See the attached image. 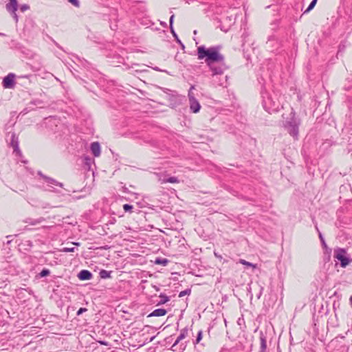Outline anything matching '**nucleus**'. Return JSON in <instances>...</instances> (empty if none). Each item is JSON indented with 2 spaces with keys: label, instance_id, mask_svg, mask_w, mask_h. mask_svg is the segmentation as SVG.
<instances>
[{
  "label": "nucleus",
  "instance_id": "1",
  "mask_svg": "<svg viewBox=\"0 0 352 352\" xmlns=\"http://www.w3.org/2000/svg\"><path fill=\"white\" fill-rule=\"evenodd\" d=\"M221 48L220 45L212 46L209 48H206L204 45L197 47L198 59H205L213 78L221 76L227 69L224 56L219 52Z\"/></svg>",
  "mask_w": 352,
  "mask_h": 352
},
{
  "label": "nucleus",
  "instance_id": "2",
  "mask_svg": "<svg viewBox=\"0 0 352 352\" xmlns=\"http://www.w3.org/2000/svg\"><path fill=\"white\" fill-rule=\"evenodd\" d=\"M262 105L264 109L270 113L278 112L283 107L276 96L261 91Z\"/></svg>",
  "mask_w": 352,
  "mask_h": 352
},
{
  "label": "nucleus",
  "instance_id": "3",
  "mask_svg": "<svg viewBox=\"0 0 352 352\" xmlns=\"http://www.w3.org/2000/svg\"><path fill=\"white\" fill-rule=\"evenodd\" d=\"M289 116L290 117L284 122L283 126L291 136L294 139H298L300 120L296 116V113L293 109Z\"/></svg>",
  "mask_w": 352,
  "mask_h": 352
},
{
  "label": "nucleus",
  "instance_id": "4",
  "mask_svg": "<svg viewBox=\"0 0 352 352\" xmlns=\"http://www.w3.org/2000/svg\"><path fill=\"white\" fill-rule=\"evenodd\" d=\"M333 257L336 263L340 262V265L342 267H346L351 261L347 256L346 250L340 248L334 249Z\"/></svg>",
  "mask_w": 352,
  "mask_h": 352
},
{
  "label": "nucleus",
  "instance_id": "5",
  "mask_svg": "<svg viewBox=\"0 0 352 352\" xmlns=\"http://www.w3.org/2000/svg\"><path fill=\"white\" fill-rule=\"evenodd\" d=\"M342 6L339 7V14L341 17L346 18L348 22L351 21L352 8H351L350 0H340Z\"/></svg>",
  "mask_w": 352,
  "mask_h": 352
},
{
  "label": "nucleus",
  "instance_id": "6",
  "mask_svg": "<svg viewBox=\"0 0 352 352\" xmlns=\"http://www.w3.org/2000/svg\"><path fill=\"white\" fill-rule=\"evenodd\" d=\"M10 135V146L13 148V152L17 156H21L22 153L19 148V138L14 132L8 131L7 134V141H8V137Z\"/></svg>",
  "mask_w": 352,
  "mask_h": 352
},
{
  "label": "nucleus",
  "instance_id": "7",
  "mask_svg": "<svg viewBox=\"0 0 352 352\" xmlns=\"http://www.w3.org/2000/svg\"><path fill=\"white\" fill-rule=\"evenodd\" d=\"M15 74L13 73L8 74L5 76L2 81L3 87L6 89H12L14 87Z\"/></svg>",
  "mask_w": 352,
  "mask_h": 352
},
{
  "label": "nucleus",
  "instance_id": "8",
  "mask_svg": "<svg viewBox=\"0 0 352 352\" xmlns=\"http://www.w3.org/2000/svg\"><path fill=\"white\" fill-rule=\"evenodd\" d=\"M190 109L192 113H197L199 111L201 106L198 100L195 96H191L189 100Z\"/></svg>",
  "mask_w": 352,
  "mask_h": 352
},
{
  "label": "nucleus",
  "instance_id": "9",
  "mask_svg": "<svg viewBox=\"0 0 352 352\" xmlns=\"http://www.w3.org/2000/svg\"><path fill=\"white\" fill-rule=\"evenodd\" d=\"M38 175L41 177H42L48 184L58 186L61 188L63 186V183L58 182L56 180H55L54 179L43 175L41 171H38Z\"/></svg>",
  "mask_w": 352,
  "mask_h": 352
},
{
  "label": "nucleus",
  "instance_id": "10",
  "mask_svg": "<svg viewBox=\"0 0 352 352\" xmlns=\"http://www.w3.org/2000/svg\"><path fill=\"white\" fill-rule=\"evenodd\" d=\"M80 280H89L93 277L92 273L87 270H81L77 275Z\"/></svg>",
  "mask_w": 352,
  "mask_h": 352
},
{
  "label": "nucleus",
  "instance_id": "11",
  "mask_svg": "<svg viewBox=\"0 0 352 352\" xmlns=\"http://www.w3.org/2000/svg\"><path fill=\"white\" fill-rule=\"evenodd\" d=\"M259 338H260V351L259 352H266L267 349V338L265 333H264L262 331L259 332Z\"/></svg>",
  "mask_w": 352,
  "mask_h": 352
},
{
  "label": "nucleus",
  "instance_id": "12",
  "mask_svg": "<svg viewBox=\"0 0 352 352\" xmlns=\"http://www.w3.org/2000/svg\"><path fill=\"white\" fill-rule=\"evenodd\" d=\"M188 327H185L184 329H182L180 331V333L179 335V336L177 338V339L175 340V341L173 343L172 346H170L171 349H173L174 346H175L181 340H182L183 339H184L187 335H188Z\"/></svg>",
  "mask_w": 352,
  "mask_h": 352
},
{
  "label": "nucleus",
  "instance_id": "13",
  "mask_svg": "<svg viewBox=\"0 0 352 352\" xmlns=\"http://www.w3.org/2000/svg\"><path fill=\"white\" fill-rule=\"evenodd\" d=\"M90 149L94 157H98L100 154V145L98 142H94L91 144Z\"/></svg>",
  "mask_w": 352,
  "mask_h": 352
},
{
  "label": "nucleus",
  "instance_id": "14",
  "mask_svg": "<svg viewBox=\"0 0 352 352\" xmlns=\"http://www.w3.org/2000/svg\"><path fill=\"white\" fill-rule=\"evenodd\" d=\"M6 10L9 12H14L18 9V1L17 0H9V2L6 6Z\"/></svg>",
  "mask_w": 352,
  "mask_h": 352
},
{
  "label": "nucleus",
  "instance_id": "15",
  "mask_svg": "<svg viewBox=\"0 0 352 352\" xmlns=\"http://www.w3.org/2000/svg\"><path fill=\"white\" fill-rule=\"evenodd\" d=\"M167 314V311L163 308L156 309L148 315V318L150 317H160L165 316Z\"/></svg>",
  "mask_w": 352,
  "mask_h": 352
},
{
  "label": "nucleus",
  "instance_id": "16",
  "mask_svg": "<svg viewBox=\"0 0 352 352\" xmlns=\"http://www.w3.org/2000/svg\"><path fill=\"white\" fill-rule=\"evenodd\" d=\"M9 46L10 49L19 50L22 52H24L23 50L25 47L16 40H11V41L9 43Z\"/></svg>",
  "mask_w": 352,
  "mask_h": 352
},
{
  "label": "nucleus",
  "instance_id": "17",
  "mask_svg": "<svg viewBox=\"0 0 352 352\" xmlns=\"http://www.w3.org/2000/svg\"><path fill=\"white\" fill-rule=\"evenodd\" d=\"M159 182L161 184H165V183H168V182L171 183V184H175V183H179V180L178 179V178L177 177H160L159 178Z\"/></svg>",
  "mask_w": 352,
  "mask_h": 352
},
{
  "label": "nucleus",
  "instance_id": "18",
  "mask_svg": "<svg viewBox=\"0 0 352 352\" xmlns=\"http://www.w3.org/2000/svg\"><path fill=\"white\" fill-rule=\"evenodd\" d=\"M45 219L44 217H40L36 219L32 218H27L25 220H24V222L32 226H35L45 221Z\"/></svg>",
  "mask_w": 352,
  "mask_h": 352
},
{
  "label": "nucleus",
  "instance_id": "19",
  "mask_svg": "<svg viewBox=\"0 0 352 352\" xmlns=\"http://www.w3.org/2000/svg\"><path fill=\"white\" fill-rule=\"evenodd\" d=\"M333 144V142L331 140H325L320 146V148L327 151Z\"/></svg>",
  "mask_w": 352,
  "mask_h": 352
},
{
  "label": "nucleus",
  "instance_id": "20",
  "mask_svg": "<svg viewBox=\"0 0 352 352\" xmlns=\"http://www.w3.org/2000/svg\"><path fill=\"white\" fill-rule=\"evenodd\" d=\"M159 297L160 300L157 303V306L164 305L170 300V298L163 293H161Z\"/></svg>",
  "mask_w": 352,
  "mask_h": 352
},
{
  "label": "nucleus",
  "instance_id": "21",
  "mask_svg": "<svg viewBox=\"0 0 352 352\" xmlns=\"http://www.w3.org/2000/svg\"><path fill=\"white\" fill-rule=\"evenodd\" d=\"M173 341V336H170L164 338L163 340V341L162 342L161 344L165 347H168L170 345L172 346Z\"/></svg>",
  "mask_w": 352,
  "mask_h": 352
},
{
  "label": "nucleus",
  "instance_id": "22",
  "mask_svg": "<svg viewBox=\"0 0 352 352\" xmlns=\"http://www.w3.org/2000/svg\"><path fill=\"white\" fill-rule=\"evenodd\" d=\"M168 262H169V261L167 258H161V257L156 258L155 261H154L155 264L162 265L163 266L167 265Z\"/></svg>",
  "mask_w": 352,
  "mask_h": 352
},
{
  "label": "nucleus",
  "instance_id": "23",
  "mask_svg": "<svg viewBox=\"0 0 352 352\" xmlns=\"http://www.w3.org/2000/svg\"><path fill=\"white\" fill-rule=\"evenodd\" d=\"M319 236V239H320V241L321 242L322 248L324 249H325L328 252V253L329 254L331 252V250L328 248V247L327 245V243L325 242L324 238L322 234L320 232H319V236Z\"/></svg>",
  "mask_w": 352,
  "mask_h": 352
},
{
  "label": "nucleus",
  "instance_id": "24",
  "mask_svg": "<svg viewBox=\"0 0 352 352\" xmlns=\"http://www.w3.org/2000/svg\"><path fill=\"white\" fill-rule=\"evenodd\" d=\"M111 271H107L105 270H101L99 272V276L101 278L105 279L111 277Z\"/></svg>",
  "mask_w": 352,
  "mask_h": 352
},
{
  "label": "nucleus",
  "instance_id": "25",
  "mask_svg": "<svg viewBox=\"0 0 352 352\" xmlns=\"http://www.w3.org/2000/svg\"><path fill=\"white\" fill-rule=\"evenodd\" d=\"M50 274V270L47 268H44L41 270V272L39 274H38L36 277L43 278V277H45Z\"/></svg>",
  "mask_w": 352,
  "mask_h": 352
},
{
  "label": "nucleus",
  "instance_id": "26",
  "mask_svg": "<svg viewBox=\"0 0 352 352\" xmlns=\"http://www.w3.org/2000/svg\"><path fill=\"white\" fill-rule=\"evenodd\" d=\"M318 0H312L307 8L303 12V14L309 12L315 7Z\"/></svg>",
  "mask_w": 352,
  "mask_h": 352
},
{
  "label": "nucleus",
  "instance_id": "27",
  "mask_svg": "<svg viewBox=\"0 0 352 352\" xmlns=\"http://www.w3.org/2000/svg\"><path fill=\"white\" fill-rule=\"evenodd\" d=\"M202 338H203V331H202V330H199L197 333L195 340L193 341L194 344L196 345V344H199L200 342V341L201 340Z\"/></svg>",
  "mask_w": 352,
  "mask_h": 352
},
{
  "label": "nucleus",
  "instance_id": "28",
  "mask_svg": "<svg viewBox=\"0 0 352 352\" xmlns=\"http://www.w3.org/2000/svg\"><path fill=\"white\" fill-rule=\"evenodd\" d=\"M133 206L132 205L126 204L123 206V209L125 212H130L131 213L133 212Z\"/></svg>",
  "mask_w": 352,
  "mask_h": 352
},
{
  "label": "nucleus",
  "instance_id": "29",
  "mask_svg": "<svg viewBox=\"0 0 352 352\" xmlns=\"http://www.w3.org/2000/svg\"><path fill=\"white\" fill-rule=\"evenodd\" d=\"M173 36V37L175 38V41H177V43H179L181 46V47L182 49H184L185 48V46L182 43V41H180V39L179 38L177 33L175 32V31L174 30V33H171Z\"/></svg>",
  "mask_w": 352,
  "mask_h": 352
},
{
  "label": "nucleus",
  "instance_id": "30",
  "mask_svg": "<svg viewBox=\"0 0 352 352\" xmlns=\"http://www.w3.org/2000/svg\"><path fill=\"white\" fill-rule=\"evenodd\" d=\"M175 14H172L169 19V25H170V30L171 33H174V28H173V21H174Z\"/></svg>",
  "mask_w": 352,
  "mask_h": 352
},
{
  "label": "nucleus",
  "instance_id": "31",
  "mask_svg": "<svg viewBox=\"0 0 352 352\" xmlns=\"http://www.w3.org/2000/svg\"><path fill=\"white\" fill-rule=\"evenodd\" d=\"M137 3L140 6V8H138V9H140L142 13H144L146 12V7L145 5L143 4L142 1H138Z\"/></svg>",
  "mask_w": 352,
  "mask_h": 352
},
{
  "label": "nucleus",
  "instance_id": "32",
  "mask_svg": "<svg viewBox=\"0 0 352 352\" xmlns=\"http://www.w3.org/2000/svg\"><path fill=\"white\" fill-rule=\"evenodd\" d=\"M190 293H191V289H189V288H188V289H185V290L182 291V292H179V298H182V297H183V296H186V295H190Z\"/></svg>",
  "mask_w": 352,
  "mask_h": 352
},
{
  "label": "nucleus",
  "instance_id": "33",
  "mask_svg": "<svg viewBox=\"0 0 352 352\" xmlns=\"http://www.w3.org/2000/svg\"><path fill=\"white\" fill-rule=\"evenodd\" d=\"M239 263L243 265H245L248 267H255V265L254 264H252V263H250L248 261H246L245 260H243V259H240Z\"/></svg>",
  "mask_w": 352,
  "mask_h": 352
},
{
  "label": "nucleus",
  "instance_id": "34",
  "mask_svg": "<svg viewBox=\"0 0 352 352\" xmlns=\"http://www.w3.org/2000/svg\"><path fill=\"white\" fill-rule=\"evenodd\" d=\"M76 250V248L74 247H72V248H63L61 251L63 252H74Z\"/></svg>",
  "mask_w": 352,
  "mask_h": 352
},
{
  "label": "nucleus",
  "instance_id": "35",
  "mask_svg": "<svg viewBox=\"0 0 352 352\" xmlns=\"http://www.w3.org/2000/svg\"><path fill=\"white\" fill-rule=\"evenodd\" d=\"M19 9L21 12H24L25 11L30 9V6L28 4H22L20 6Z\"/></svg>",
  "mask_w": 352,
  "mask_h": 352
},
{
  "label": "nucleus",
  "instance_id": "36",
  "mask_svg": "<svg viewBox=\"0 0 352 352\" xmlns=\"http://www.w3.org/2000/svg\"><path fill=\"white\" fill-rule=\"evenodd\" d=\"M70 3L74 6L76 8L80 6V2L78 0H67Z\"/></svg>",
  "mask_w": 352,
  "mask_h": 352
},
{
  "label": "nucleus",
  "instance_id": "37",
  "mask_svg": "<svg viewBox=\"0 0 352 352\" xmlns=\"http://www.w3.org/2000/svg\"><path fill=\"white\" fill-rule=\"evenodd\" d=\"M42 67V63L41 62L38 63L36 65L32 66V69L34 71H39Z\"/></svg>",
  "mask_w": 352,
  "mask_h": 352
},
{
  "label": "nucleus",
  "instance_id": "38",
  "mask_svg": "<svg viewBox=\"0 0 352 352\" xmlns=\"http://www.w3.org/2000/svg\"><path fill=\"white\" fill-rule=\"evenodd\" d=\"M87 311V308H85V307H80V308L77 311L76 315H77V316H80V315L82 314L83 313L86 312Z\"/></svg>",
  "mask_w": 352,
  "mask_h": 352
},
{
  "label": "nucleus",
  "instance_id": "39",
  "mask_svg": "<svg viewBox=\"0 0 352 352\" xmlns=\"http://www.w3.org/2000/svg\"><path fill=\"white\" fill-rule=\"evenodd\" d=\"M195 89L194 86H191L188 94V99L190 100L191 96H195L192 90Z\"/></svg>",
  "mask_w": 352,
  "mask_h": 352
},
{
  "label": "nucleus",
  "instance_id": "40",
  "mask_svg": "<svg viewBox=\"0 0 352 352\" xmlns=\"http://www.w3.org/2000/svg\"><path fill=\"white\" fill-rule=\"evenodd\" d=\"M12 17L14 18V21L16 22H18V20H19V18H18V15L16 14V12H10Z\"/></svg>",
  "mask_w": 352,
  "mask_h": 352
},
{
  "label": "nucleus",
  "instance_id": "41",
  "mask_svg": "<svg viewBox=\"0 0 352 352\" xmlns=\"http://www.w3.org/2000/svg\"><path fill=\"white\" fill-rule=\"evenodd\" d=\"M84 160H85V164H89L91 163V158H90V157H89L88 156H85V157H84Z\"/></svg>",
  "mask_w": 352,
  "mask_h": 352
},
{
  "label": "nucleus",
  "instance_id": "42",
  "mask_svg": "<svg viewBox=\"0 0 352 352\" xmlns=\"http://www.w3.org/2000/svg\"><path fill=\"white\" fill-rule=\"evenodd\" d=\"M153 69L155 71H157V72H166V73H168V72L166 70H163V69H160L158 67H153Z\"/></svg>",
  "mask_w": 352,
  "mask_h": 352
},
{
  "label": "nucleus",
  "instance_id": "43",
  "mask_svg": "<svg viewBox=\"0 0 352 352\" xmlns=\"http://www.w3.org/2000/svg\"><path fill=\"white\" fill-rule=\"evenodd\" d=\"M99 343L101 345H104V346H108L109 345V343L107 341H104V340L99 341Z\"/></svg>",
  "mask_w": 352,
  "mask_h": 352
},
{
  "label": "nucleus",
  "instance_id": "44",
  "mask_svg": "<svg viewBox=\"0 0 352 352\" xmlns=\"http://www.w3.org/2000/svg\"><path fill=\"white\" fill-rule=\"evenodd\" d=\"M122 192H124L125 193H129V190H128V188L126 186H123L122 187Z\"/></svg>",
  "mask_w": 352,
  "mask_h": 352
},
{
  "label": "nucleus",
  "instance_id": "45",
  "mask_svg": "<svg viewBox=\"0 0 352 352\" xmlns=\"http://www.w3.org/2000/svg\"><path fill=\"white\" fill-rule=\"evenodd\" d=\"M54 43L57 47H58L60 50H63V47L58 43H57L56 41H54Z\"/></svg>",
  "mask_w": 352,
  "mask_h": 352
},
{
  "label": "nucleus",
  "instance_id": "46",
  "mask_svg": "<svg viewBox=\"0 0 352 352\" xmlns=\"http://www.w3.org/2000/svg\"><path fill=\"white\" fill-rule=\"evenodd\" d=\"M160 24H161L164 28H166V27H167V23H166V22L161 21V22H160Z\"/></svg>",
  "mask_w": 352,
  "mask_h": 352
},
{
  "label": "nucleus",
  "instance_id": "47",
  "mask_svg": "<svg viewBox=\"0 0 352 352\" xmlns=\"http://www.w3.org/2000/svg\"><path fill=\"white\" fill-rule=\"evenodd\" d=\"M217 85H219V86H223V82H221V80H219V82H217Z\"/></svg>",
  "mask_w": 352,
  "mask_h": 352
},
{
  "label": "nucleus",
  "instance_id": "48",
  "mask_svg": "<svg viewBox=\"0 0 352 352\" xmlns=\"http://www.w3.org/2000/svg\"><path fill=\"white\" fill-rule=\"evenodd\" d=\"M349 303L352 305V296H351L349 298Z\"/></svg>",
  "mask_w": 352,
  "mask_h": 352
},
{
  "label": "nucleus",
  "instance_id": "49",
  "mask_svg": "<svg viewBox=\"0 0 352 352\" xmlns=\"http://www.w3.org/2000/svg\"><path fill=\"white\" fill-rule=\"evenodd\" d=\"M343 50V47H341V45L339 46V50L338 53H340L341 50Z\"/></svg>",
  "mask_w": 352,
  "mask_h": 352
},
{
  "label": "nucleus",
  "instance_id": "50",
  "mask_svg": "<svg viewBox=\"0 0 352 352\" xmlns=\"http://www.w3.org/2000/svg\"><path fill=\"white\" fill-rule=\"evenodd\" d=\"M343 50V47H341V45L339 46V50L338 53H340L341 50Z\"/></svg>",
  "mask_w": 352,
  "mask_h": 352
},
{
  "label": "nucleus",
  "instance_id": "51",
  "mask_svg": "<svg viewBox=\"0 0 352 352\" xmlns=\"http://www.w3.org/2000/svg\"><path fill=\"white\" fill-rule=\"evenodd\" d=\"M316 230H317L318 233L319 234V232H320L317 226V225L315 226Z\"/></svg>",
  "mask_w": 352,
  "mask_h": 352
},
{
  "label": "nucleus",
  "instance_id": "52",
  "mask_svg": "<svg viewBox=\"0 0 352 352\" xmlns=\"http://www.w3.org/2000/svg\"><path fill=\"white\" fill-rule=\"evenodd\" d=\"M6 36V34L0 32V36Z\"/></svg>",
  "mask_w": 352,
  "mask_h": 352
},
{
  "label": "nucleus",
  "instance_id": "53",
  "mask_svg": "<svg viewBox=\"0 0 352 352\" xmlns=\"http://www.w3.org/2000/svg\"><path fill=\"white\" fill-rule=\"evenodd\" d=\"M30 76V75H25V76H22L21 78H29Z\"/></svg>",
  "mask_w": 352,
  "mask_h": 352
},
{
  "label": "nucleus",
  "instance_id": "54",
  "mask_svg": "<svg viewBox=\"0 0 352 352\" xmlns=\"http://www.w3.org/2000/svg\"><path fill=\"white\" fill-rule=\"evenodd\" d=\"M73 244H74V245H79V244H80V243H78V242H75V243H73Z\"/></svg>",
  "mask_w": 352,
  "mask_h": 352
},
{
  "label": "nucleus",
  "instance_id": "55",
  "mask_svg": "<svg viewBox=\"0 0 352 352\" xmlns=\"http://www.w3.org/2000/svg\"><path fill=\"white\" fill-rule=\"evenodd\" d=\"M121 59V60H119L118 63H122V60H124V58H120Z\"/></svg>",
  "mask_w": 352,
  "mask_h": 352
},
{
  "label": "nucleus",
  "instance_id": "56",
  "mask_svg": "<svg viewBox=\"0 0 352 352\" xmlns=\"http://www.w3.org/2000/svg\"><path fill=\"white\" fill-rule=\"evenodd\" d=\"M155 289H156L157 291H158V290L160 289H159V287H155Z\"/></svg>",
  "mask_w": 352,
  "mask_h": 352
},
{
  "label": "nucleus",
  "instance_id": "57",
  "mask_svg": "<svg viewBox=\"0 0 352 352\" xmlns=\"http://www.w3.org/2000/svg\"><path fill=\"white\" fill-rule=\"evenodd\" d=\"M329 258H330V255L329 254V255H328L327 260L329 261Z\"/></svg>",
  "mask_w": 352,
  "mask_h": 352
},
{
  "label": "nucleus",
  "instance_id": "58",
  "mask_svg": "<svg viewBox=\"0 0 352 352\" xmlns=\"http://www.w3.org/2000/svg\"><path fill=\"white\" fill-rule=\"evenodd\" d=\"M239 322H241V320H240V319H238V323L239 324Z\"/></svg>",
  "mask_w": 352,
  "mask_h": 352
},
{
  "label": "nucleus",
  "instance_id": "59",
  "mask_svg": "<svg viewBox=\"0 0 352 352\" xmlns=\"http://www.w3.org/2000/svg\"><path fill=\"white\" fill-rule=\"evenodd\" d=\"M239 322H241V320H240V319H238V323L239 324Z\"/></svg>",
  "mask_w": 352,
  "mask_h": 352
},
{
  "label": "nucleus",
  "instance_id": "60",
  "mask_svg": "<svg viewBox=\"0 0 352 352\" xmlns=\"http://www.w3.org/2000/svg\"><path fill=\"white\" fill-rule=\"evenodd\" d=\"M214 255L217 257L219 256V254H217V253H214Z\"/></svg>",
  "mask_w": 352,
  "mask_h": 352
},
{
  "label": "nucleus",
  "instance_id": "61",
  "mask_svg": "<svg viewBox=\"0 0 352 352\" xmlns=\"http://www.w3.org/2000/svg\"><path fill=\"white\" fill-rule=\"evenodd\" d=\"M214 255L217 257L219 256V254H217V253H214Z\"/></svg>",
  "mask_w": 352,
  "mask_h": 352
},
{
  "label": "nucleus",
  "instance_id": "62",
  "mask_svg": "<svg viewBox=\"0 0 352 352\" xmlns=\"http://www.w3.org/2000/svg\"><path fill=\"white\" fill-rule=\"evenodd\" d=\"M195 34H197V30H195L193 32Z\"/></svg>",
  "mask_w": 352,
  "mask_h": 352
}]
</instances>
